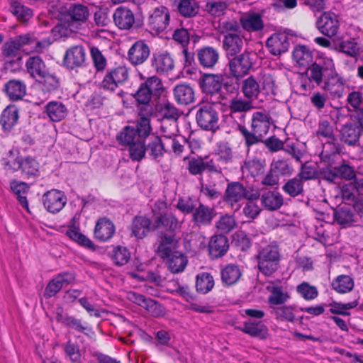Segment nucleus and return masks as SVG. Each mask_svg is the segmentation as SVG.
I'll use <instances>...</instances> for the list:
<instances>
[{"label":"nucleus","mask_w":363,"mask_h":363,"mask_svg":"<svg viewBox=\"0 0 363 363\" xmlns=\"http://www.w3.org/2000/svg\"><path fill=\"white\" fill-rule=\"evenodd\" d=\"M345 80L335 69L332 58L320 54L315 62L301 74L299 86L302 91H310L319 87L329 94L332 99L342 96Z\"/></svg>","instance_id":"nucleus-1"},{"label":"nucleus","mask_w":363,"mask_h":363,"mask_svg":"<svg viewBox=\"0 0 363 363\" xmlns=\"http://www.w3.org/2000/svg\"><path fill=\"white\" fill-rule=\"evenodd\" d=\"M136 127L126 125L116 135L119 145L128 147L133 161H140L145 155V139L151 133L150 116H138Z\"/></svg>","instance_id":"nucleus-2"},{"label":"nucleus","mask_w":363,"mask_h":363,"mask_svg":"<svg viewBox=\"0 0 363 363\" xmlns=\"http://www.w3.org/2000/svg\"><path fill=\"white\" fill-rule=\"evenodd\" d=\"M140 79L143 80L134 94L138 102V116L152 117L154 114V104L151 103L153 97H158L163 91V84L160 78L153 75L145 77L139 74Z\"/></svg>","instance_id":"nucleus-3"},{"label":"nucleus","mask_w":363,"mask_h":363,"mask_svg":"<svg viewBox=\"0 0 363 363\" xmlns=\"http://www.w3.org/2000/svg\"><path fill=\"white\" fill-rule=\"evenodd\" d=\"M271 126V118L265 111H256L251 119V131L244 125H239V130L244 137L245 145L251 147L262 141L269 132Z\"/></svg>","instance_id":"nucleus-4"},{"label":"nucleus","mask_w":363,"mask_h":363,"mask_svg":"<svg viewBox=\"0 0 363 363\" xmlns=\"http://www.w3.org/2000/svg\"><path fill=\"white\" fill-rule=\"evenodd\" d=\"M89 16L87 6L81 4H72L61 12L60 21L67 29L77 32L84 27Z\"/></svg>","instance_id":"nucleus-5"},{"label":"nucleus","mask_w":363,"mask_h":363,"mask_svg":"<svg viewBox=\"0 0 363 363\" xmlns=\"http://www.w3.org/2000/svg\"><path fill=\"white\" fill-rule=\"evenodd\" d=\"M257 258L259 272L266 277L272 276L278 269L281 260L279 246L273 242L261 247Z\"/></svg>","instance_id":"nucleus-6"},{"label":"nucleus","mask_w":363,"mask_h":363,"mask_svg":"<svg viewBox=\"0 0 363 363\" xmlns=\"http://www.w3.org/2000/svg\"><path fill=\"white\" fill-rule=\"evenodd\" d=\"M129 78L128 68L125 65H118L107 69L102 81L100 83V88L114 92L118 87L124 84Z\"/></svg>","instance_id":"nucleus-7"},{"label":"nucleus","mask_w":363,"mask_h":363,"mask_svg":"<svg viewBox=\"0 0 363 363\" xmlns=\"http://www.w3.org/2000/svg\"><path fill=\"white\" fill-rule=\"evenodd\" d=\"M213 104H203L198 106L196 120L198 125L205 130L216 131L218 128L219 113Z\"/></svg>","instance_id":"nucleus-8"},{"label":"nucleus","mask_w":363,"mask_h":363,"mask_svg":"<svg viewBox=\"0 0 363 363\" xmlns=\"http://www.w3.org/2000/svg\"><path fill=\"white\" fill-rule=\"evenodd\" d=\"M183 161L189 173L194 176L201 175L206 170L211 173H222V167L213 159L205 161L201 157L188 155L184 157Z\"/></svg>","instance_id":"nucleus-9"},{"label":"nucleus","mask_w":363,"mask_h":363,"mask_svg":"<svg viewBox=\"0 0 363 363\" xmlns=\"http://www.w3.org/2000/svg\"><path fill=\"white\" fill-rule=\"evenodd\" d=\"M223 77L220 74H205L203 77L202 87L210 94V101L213 104H225L226 98L222 94Z\"/></svg>","instance_id":"nucleus-10"},{"label":"nucleus","mask_w":363,"mask_h":363,"mask_svg":"<svg viewBox=\"0 0 363 363\" xmlns=\"http://www.w3.org/2000/svg\"><path fill=\"white\" fill-rule=\"evenodd\" d=\"M253 62L249 52L232 56L229 60L228 67L230 75L236 79H240L247 75L252 69Z\"/></svg>","instance_id":"nucleus-11"},{"label":"nucleus","mask_w":363,"mask_h":363,"mask_svg":"<svg viewBox=\"0 0 363 363\" xmlns=\"http://www.w3.org/2000/svg\"><path fill=\"white\" fill-rule=\"evenodd\" d=\"M45 208L51 213L60 212L66 205L67 199L65 193L57 189H51L43 195Z\"/></svg>","instance_id":"nucleus-12"},{"label":"nucleus","mask_w":363,"mask_h":363,"mask_svg":"<svg viewBox=\"0 0 363 363\" xmlns=\"http://www.w3.org/2000/svg\"><path fill=\"white\" fill-rule=\"evenodd\" d=\"M128 298L138 306L144 308L154 317L163 316L165 314L164 308L157 301L136 292H130Z\"/></svg>","instance_id":"nucleus-13"},{"label":"nucleus","mask_w":363,"mask_h":363,"mask_svg":"<svg viewBox=\"0 0 363 363\" xmlns=\"http://www.w3.org/2000/svg\"><path fill=\"white\" fill-rule=\"evenodd\" d=\"M150 49L145 40H137L129 48L127 60L133 66L143 64L149 57Z\"/></svg>","instance_id":"nucleus-14"},{"label":"nucleus","mask_w":363,"mask_h":363,"mask_svg":"<svg viewBox=\"0 0 363 363\" xmlns=\"http://www.w3.org/2000/svg\"><path fill=\"white\" fill-rule=\"evenodd\" d=\"M317 28L321 33L331 38L337 34L340 22L337 16L332 12H325L317 21Z\"/></svg>","instance_id":"nucleus-15"},{"label":"nucleus","mask_w":363,"mask_h":363,"mask_svg":"<svg viewBox=\"0 0 363 363\" xmlns=\"http://www.w3.org/2000/svg\"><path fill=\"white\" fill-rule=\"evenodd\" d=\"M151 65L156 73L168 74L174 68V60L167 52H158L152 55Z\"/></svg>","instance_id":"nucleus-16"},{"label":"nucleus","mask_w":363,"mask_h":363,"mask_svg":"<svg viewBox=\"0 0 363 363\" xmlns=\"http://www.w3.org/2000/svg\"><path fill=\"white\" fill-rule=\"evenodd\" d=\"M74 279V275L70 272H63L56 275L48 284L44 296L50 298L55 296L64 286L71 284Z\"/></svg>","instance_id":"nucleus-17"},{"label":"nucleus","mask_w":363,"mask_h":363,"mask_svg":"<svg viewBox=\"0 0 363 363\" xmlns=\"http://www.w3.org/2000/svg\"><path fill=\"white\" fill-rule=\"evenodd\" d=\"M169 23V13L167 8L160 6L156 8L148 18L150 28L156 32H162Z\"/></svg>","instance_id":"nucleus-18"},{"label":"nucleus","mask_w":363,"mask_h":363,"mask_svg":"<svg viewBox=\"0 0 363 363\" xmlns=\"http://www.w3.org/2000/svg\"><path fill=\"white\" fill-rule=\"evenodd\" d=\"M155 221L145 216H135L131 223V235L137 239L144 238L151 230H155Z\"/></svg>","instance_id":"nucleus-19"},{"label":"nucleus","mask_w":363,"mask_h":363,"mask_svg":"<svg viewBox=\"0 0 363 363\" xmlns=\"http://www.w3.org/2000/svg\"><path fill=\"white\" fill-rule=\"evenodd\" d=\"M113 18L115 25L121 30H130L135 23V16L133 11L123 6L114 11Z\"/></svg>","instance_id":"nucleus-20"},{"label":"nucleus","mask_w":363,"mask_h":363,"mask_svg":"<svg viewBox=\"0 0 363 363\" xmlns=\"http://www.w3.org/2000/svg\"><path fill=\"white\" fill-rule=\"evenodd\" d=\"M362 129L356 124L347 123L343 125L340 130V140L348 146L354 147L359 145V138Z\"/></svg>","instance_id":"nucleus-21"},{"label":"nucleus","mask_w":363,"mask_h":363,"mask_svg":"<svg viewBox=\"0 0 363 363\" xmlns=\"http://www.w3.org/2000/svg\"><path fill=\"white\" fill-rule=\"evenodd\" d=\"M152 213L156 230L163 228L165 230L172 232L180 228L179 221L172 213H161L157 214L155 207L152 208Z\"/></svg>","instance_id":"nucleus-22"},{"label":"nucleus","mask_w":363,"mask_h":363,"mask_svg":"<svg viewBox=\"0 0 363 363\" xmlns=\"http://www.w3.org/2000/svg\"><path fill=\"white\" fill-rule=\"evenodd\" d=\"M86 60V52L82 45L69 48L65 55L64 63L69 69L82 66Z\"/></svg>","instance_id":"nucleus-23"},{"label":"nucleus","mask_w":363,"mask_h":363,"mask_svg":"<svg viewBox=\"0 0 363 363\" xmlns=\"http://www.w3.org/2000/svg\"><path fill=\"white\" fill-rule=\"evenodd\" d=\"M244 40L240 33L224 35L223 48L228 58L240 53L242 50Z\"/></svg>","instance_id":"nucleus-24"},{"label":"nucleus","mask_w":363,"mask_h":363,"mask_svg":"<svg viewBox=\"0 0 363 363\" xmlns=\"http://www.w3.org/2000/svg\"><path fill=\"white\" fill-rule=\"evenodd\" d=\"M115 231V225L110 219L105 217L101 218L96 223L94 237L101 242H106L113 237Z\"/></svg>","instance_id":"nucleus-25"},{"label":"nucleus","mask_w":363,"mask_h":363,"mask_svg":"<svg viewBox=\"0 0 363 363\" xmlns=\"http://www.w3.org/2000/svg\"><path fill=\"white\" fill-rule=\"evenodd\" d=\"M267 47L270 53L274 55H280L288 50L289 42L287 35L284 33H275L267 40Z\"/></svg>","instance_id":"nucleus-26"},{"label":"nucleus","mask_w":363,"mask_h":363,"mask_svg":"<svg viewBox=\"0 0 363 363\" xmlns=\"http://www.w3.org/2000/svg\"><path fill=\"white\" fill-rule=\"evenodd\" d=\"M157 252L162 258H167L177 252L178 242L174 236L167 234H162L157 243Z\"/></svg>","instance_id":"nucleus-27"},{"label":"nucleus","mask_w":363,"mask_h":363,"mask_svg":"<svg viewBox=\"0 0 363 363\" xmlns=\"http://www.w3.org/2000/svg\"><path fill=\"white\" fill-rule=\"evenodd\" d=\"M26 68L30 76L36 81L47 73L48 69L43 59L38 56H30L26 62Z\"/></svg>","instance_id":"nucleus-28"},{"label":"nucleus","mask_w":363,"mask_h":363,"mask_svg":"<svg viewBox=\"0 0 363 363\" xmlns=\"http://www.w3.org/2000/svg\"><path fill=\"white\" fill-rule=\"evenodd\" d=\"M197 59L201 67L212 68L218 61V50L210 46L203 47L197 50Z\"/></svg>","instance_id":"nucleus-29"},{"label":"nucleus","mask_w":363,"mask_h":363,"mask_svg":"<svg viewBox=\"0 0 363 363\" xmlns=\"http://www.w3.org/2000/svg\"><path fill=\"white\" fill-rule=\"evenodd\" d=\"M243 196V184L239 182H231L227 185L223 195V201L226 203L233 206L235 204L242 200Z\"/></svg>","instance_id":"nucleus-30"},{"label":"nucleus","mask_w":363,"mask_h":363,"mask_svg":"<svg viewBox=\"0 0 363 363\" xmlns=\"http://www.w3.org/2000/svg\"><path fill=\"white\" fill-rule=\"evenodd\" d=\"M229 247L228 238L223 235H215L208 242L209 254L213 258L223 257Z\"/></svg>","instance_id":"nucleus-31"},{"label":"nucleus","mask_w":363,"mask_h":363,"mask_svg":"<svg viewBox=\"0 0 363 363\" xmlns=\"http://www.w3.org/2000/svg\"><path fill=\"white\" fill-rule=\"evenodd\" d=\"M261 204L267 211L279 209L284 203L283 196L277 191L268 190L261 195Z\"/></svg>","instance_id":"nucleus-32"},{"label":"nucleus","mask_w":363,"mask_h":363,"mask_svg":"<svg viewBox=\"0 0 363 363\" xmlns=\"http://www.w3.org/2000/svg\"><path fill=\"white\" fill-rule=\"evenodd\" d=\"M293 59L299 67L307 69L313 63V52L306 45H296L293 51Z\"/></svg>","instance_id":"nucleus-33"},{"label":"nucleus","mask_w":363,"mask_h":363,"mask_svg":"<svg viewBox=\"0 0 363 363\" xmlns=\"http://www.w3.org/2000/svg\"><path fill=\"white\" fill-rule=\"evenodd\" d=\"M18 109L15 105L8 106L1 113L0 123L4 131L11 130L17 124L18 121Z\"/></svg>","instance_id":"nucleus-34"},{"label":"nucleus","mask_w":363,"mask_h":363,"mask_svg":"<svg viewBox=\"0 0 363 363\" xmlns=\"http://www.w3.org/2000/svg\"><path fill=\"white\" fill-rule=\"evenodd\" d=\"M44 112L52 121L58 122L66 117L67 108L61 101H52L45 106Z\"/></svg>","instance_id":"nucleus-35"},{"label":"nucleus","mask_w":363,"mask_h":363,"mask_svg":"<svg viewBox=\"0 0 363 363\" xmlns=\"http://www.w3.org/2000/svg\"><path fill=\"white\" fill-rule=\"evenodd\" d=\"M213 208L199 204L193 212V220L199 226L210 225L215 216Z\"/></svg>","instance_id":"nucleus-36"},{"label":"nucleus","mask_w":363,"mask_h":363,"mask_svg":"<svg viewBox=\"0 0 363 363\" xmlns=\"http://www.w3.org/2000/svg\"><path fill=\"white\" fill-rule=\"evenodd\" d=\"M239 329L252 337L264 339L268 335L267 327L262 321L249 320L245 322Z\"/></svg>","instance_id":"nucleus-37"},{"label":"nucleus","mask_w":363,"mask_h":363,"mask_svg":"<svg viewBox=\"0 0 363 363\" xmlns=\"http://www.w3.org/2000/svg\"><path fill=\"white\" fill-rule=\"evenodd\" d=\"M267 289L270 292L268 296V303L271 308L282 305L290 298L289 293L282 286H269Z\"/></svg>","instance_id":"nucleus-38"},{"label":"nucleus","mask_w":363,"mask_h":363,"mask_svg":"<svg viewBox=\"0 0 363 363\" xmlns=\"http://www.w3.org/2000/svg\"><path fill=\"white\" fill-rule=\"evenodd\" d=\"M241 91L247 99L253 101L258 98L261 91L260 84L256 80L255 77L250 76L242 80L241 84Z\"/></svg>","instance_id":"nucleus-39"},{"label":"nucleus","mask_w":363,"mask_h":363,"mask_svg":"<svg viewBox=\"0 0 363 363\" xmlns=\"http://www.w3.org/2000/svg\"><path fill=\"white\" fill-rule=\"evenodd\" d=\"M231 116L235 118L236 114H240L241 121H244L245 112L252 108V103L250 100H245L241 98H233L229 104Z\"/></svg>","instance_id":"nucleus-40"},{"label":"nucleus","mask_w":363,"mask_h":363,"mask_svg":"<svg viewBox=\"0 0 363 363\" xmlns=\"http://www.w3.org/2000/svg\"><path fill=\"white\" fill-rule=\"evenodd\" d=\"M240 23L247 31H258L264 27L262 16L258 13H245L240 18Z\"/></svg>","instance_id":"nucleus-41"},{"label":"nucleus","mask_w":363,"mask_h":363,"mask_svg":"<svg viewBox=\"0 0 363 363\" xmlns=\"http://www.w3.org/2000/svg\"><path fill=\"white\" fill-rule=\"evenodd\" d=\"M174 96L177 102L182 105H188L194 99L193 89L185 84H178L174 88Z\"/></svg>","instance_id":"nucleus-42"},{"label":"nucleus","mask_w":363,"mask_h":363,"mask_svg":"<svg viewBox=\"0 0 363 363\" xmlns=\"http://www.w3.org/2000/svg\"><path fill=\"white\" fill-rule=\"evenodd\" d=\"M147 151L150 157L154 160L161 158L164 152H167L166 148L165 138L163 140L157 137L154 136L150 138L147 146L145 145V152Z\"/></svg>","instance_id":"nucleus-43"},{"label":"nucleus","mask_w":363,"mask_h":363,"mask_svg":"<svg viewBox=\"0 0 363 363\" xmlns=\"http://www.w3.org/2000/svg\"><path fill=\"white\" fill-rule=\"evenodd\" d=\"M7 96L13 101L21 99L26 94V86L20 80H10L5 84Z\"/></svg>","instance_id":"nucleus-44"},{"label":"nucleus","mask_w":363,"mask_h":363,"mask_svg":"<svg viewBox=\"0 0 363 363\" xmlns=\"http://www.w3.org/2000/svg\"><path fill=\"white\" fill-rule=\"evenodd\" d=\"M216 159L214 162L219 164L222 167V169L225 168L224 165L231 163L233 153L230 144L227 142L220 143L216 151Z\"/></svg>","instance_id":"nucleus-45"},{"label":"nucleus","mask_w":363,"mask_h":363,"mask_svg":"<svg viewBox=\"0 0 363 363\" xmlns=\"http://www.w3.org/2000/svg\"><path fill=\"white\" fill-rule=\"evenodd\" d=\"M162 138H165L166 148L169 150V147L172 149V152L176 157H181L185 150V145L189 143V140L182 138L179 141L176 137L172 138V133H163Z\"/></svg>","instance_id":"nucleus-46"},{"label":"nucleus","mask_w":363,"mask_h":363,"mask_svg":"<svg viewBox=\"0 0 363 363\" xmlns=\"http://www.w3.org/2000/svg\"><path fill=\"white\" fill-rule=\"evenodd\" d=\"M264 160L255 157L245 161L242 171L244 174H249L255 178L264 172Z\"/></svg>","instance_id":"nucleus-47"},{"label":"nucleus","mask_w":363,"mask_h":363,"mask_svg":"<svg viewBox=\"0 0 363 363\" xmlns=\"http://www.w3.org/2000/svg\"><path fill=\"white\" fill-rule=\"evenodd\" d=\"M167 261V267L172 273H179L184 270L188 263V259L183 253L174 252L168 257Z\"/></svg>","instance_id":"nucleus-48"},{"label":"nucleus","mask_w":363,"mask_h":363,"mask_svg":"<svg viewBox=\"0 0 363 363\" xmlns=\"http://www.w3.org/2000/svg\"><path fill=\"white\" fill-rule=\"evenodd\" d=\"M220 275L223 283L226 286H230L240 279L242 273L238 266L230 264L221 270Z\"/></svg>","instance_id":"nucleus-49"},{"label":"nucleus","mask_w":363,"mask_h":363,"mask_svg":"<svg viewBox=\"0 0 363 363\" xmlns=\"http://www.w3.org/2000/svg\"><path fill=\"white\" fill-rule=\"evenodd\" d=\"M110 257L116 265L123 266L130 259L131 253L126 247L117 245L113 247Z\"/></svg>","instance_id":"nucleus-50"},{"label":"nucleus","mask_w":363,"mask_h":363,"mask_svg":"<svg viewBox=\"0 0 363 363\" xmlns=\"http://www.w3.org/2000/svg\"><path fill=\"white\" fill-rule=\"evenodd\" d=\"M354 280L348 275L337 276L332 282L333 289L339 294H346L354 288Z\"/></svg>","instance_id":"nucleus-51"},{"label":"nucleus","mask_w":363,"mask_h":363,"mask_svg":"<svg viewBox=\"0 0 363 363\" xmlns=\"http://www.w3.org/2000/svg\"><path fill=\"white\" fill-rule=\"evenodd\" d=\"M283 191L291 196L296 197L303 192V182L297 176L289 179L282 186Z\"/></svg>","instance_id":"nucleus-52"},{"label":"nucleus","mask_w":363,"mask_h":363,"mask_svg":"<svg viewBox=\"0 0 363 363\" xmlns=\"http://www.w3.org/2000/svg\"><path fill=\"white\" fill-rule=\"evenodd\" d=\"M9 11L21 21H28L33 16V11L23 5L21 1L13 3L9 6Z\"/></svg>","instance_id":"nucleus-53"},{"label":"nucleus","mask_w":363,"mask_h":363,"mask_svg":"<svg viewBox=\"0 0 363 363\" xmlns=\"http://www.w3.org/2000/svg\"><path fill=\"white\" fill-rule=\"evenodd\" d=\"M213 286L214 280L209 273L203 272L197 275L196 288L198 292L206 294L213 289Z\"/></svg>","instance_id":"nucleus-54"},{"label":"nucleus","mask_w":363,"mask_h":363,"mask_svg":"<svg viewBox=\"0 0 363 363\" xmlns=\"http://www.w3.org/2000/svg\"><path fill=\"white\" fill-rule=\"evenodd\" d=\"M354 215L350 208L347 206L341 207L334 212L335 220L342 227H347L354 221Z\"/></svg>","instance_id":"nucleus-55"},{"label":"nucleus","mask_w":363,"mask_h":363,"mask_svg":"<svg viewBox=\"0 0 363 363\" xmlns=\"http://www.w3.org/2000/svg\"><path fill=\"white\" fill-rule=\"evenodd\" d=\"M179 13L186 18L196 16L199 12V5L195 0H181L178 4Z\"/></svg>","instance_id":"nucleus-56"},{"label":"nucleus","mask_w":363,"mask_h":363,"mask_svg":"<svg viewBox=\"0 0 363 363\" xmlns=\"http://www.w3.org/2000/svg\"><path fill=\"white\" fill-rule=\"evenodd\" d=\"M227 6V0H207L204 10L212 16H220L224 14Z\"/></svg>","instance_id":"nucleus-57"},{"label":"nucleus","mask_w":363,"mask_h":363,"mask_svg":"<svg viewBox=\"0 0 363 363\" xmlns=\"http://www.w3.org/2000/svg\"><path fill=\"white\" fill-rule=\"evenodd\" d=\"M277 320L281 321L293 322L295 319L294 308L291 306H283L272 307L271 312Z\"/></svg>","instance_id":"nucleus-58"},{"label":"nucleus","mask_w":363,"mask_h":363,"mask_svg":"<svg viewBox=\"0 0 363 363\" xmlns=\"http://www.w3.org/2000/svg\"><path fill=\"white\" fill-rule=\"evenodd\" d=\"M67 235L83 247L91 250H94L95 248L94 242L75 228L69 229L67 231Z\"/></svg>","instance_id":"nucleus-59"},{"label":"nucleus","mask_w":363,"mask_h":363,"mask_svg":"<svg viewBox=\"0 0 363 363\" xmlns=\"http://www.w3.org/2000/svg\"><path fill=\"white\" fill-rule=\"evenodd\" d=\"M64 350L72 363H82L81 350L77 343L67 341L64 346Z\"/></svg>","instance_id":"nucleus-60"},{"label":"nucleus","mask_w":363,"mask_h":363,"mask_svg":"<svg viewBox=\"0 0 363 363\" xmlns=\"http://www.w3.org/2000/svg\"><path fill=\"white\" fill-rule=\"evenodd\" d=\"M21 170L28 177H35L39 172V164L34 158L27 157L21 160Z\"/></svg>","instance_id":"nucleus-61"},{"label":"nucleus","mask_w":363,"mask_h":363,"mask_svg":"<svg viewBox=\"0 0 363 363\" xmlns=\"http://www.w3.org/2000/svg\"><path fill=\"white\" fill-rule=\"evenodd\" d=\"M42 84V89L44 91L51 92L59 87L60 83L58 79L53 74H50L49 71L42 77L37 80Z\"/></svg>","instance_id":"nucleus-62"},{"label":"nucleus","mask_w":363,"mask_h":363,"mask_svg":"<svg viewBox=\"0 0 363 363\" xmlns=\"http://www.w3.org/2000/svg\"><path fill=\"white\" fill-rule=\"evenodd\" d=\"M62 322L66 326L84 334H87V331H91V328L87 325L86 323L84 324L81 320L77 319L73 316H65L62 319Z\"/></svg>","instance_id":"nucleus-63"},{"label":"nucleus","mask_w":363,"mask_h":363,"mask_svg":"<svg viewBox=\"0 0 363 363\" xmlns=\"http://www.w3.org/2000/svg\"><path fill=\"white\" fill-rule=\"evenodd\" d=\"M297 292L306 301L315 299L318 291L315 286L310 285L308 282H303L297 286Z\"/></svg>","instance_id":"nucleus-64"}]
</instances>
